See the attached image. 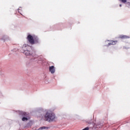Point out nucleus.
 I'll list each match as a JSON object with an SVG mask.
<instances>
[{"instance_id":"f257e3e1","label":"nucleus","mask_w":130,"mask_h":130,"mask_svg":"<svg viewBox=\"0 0 130 130\" xmlns=\"http://www.w3.org/2000/svg\"><path fill=\"white\" fill-rule=\"evenodd\" d=\"M21 52L26 55V56H32L33 57L31 60V61H35L37 55L35 51L31 49V47L27 44H24L21 49Z\"/></svg>"},{"instance_id":"f03ea898","label":"nucleus","mask_w":130,"mask_h":130,"mask_svg":"<svg viewBox=\"0 0 130 130\" xmlns=\"http://www.w3.org/2000/svg\"><path fill=\"white\" fill-rule=\"evenodd\" d=\"M55 110V109H48L46 113L41 115L42 118H44L46 121L48 122H52L56 119V116L55 114L53 113V111Z\"/></svg>"},{"instance_id":"7ed1b4c3","label":"nucleus","mask_w":130,"mask_h":130,"mask_svg":"<svg viewBox=\"0 0 130 130\" xmlns=\"http://www.w3.org/2000/svg\"><path fill=\"white\" fill-rule=\"evenodd\" d=\"M18 113L19 115L23 116L22 118V121H27V120H28V118L27 117L28 114L27 113L23 111H18Z\"/></svg>"},{"instance_id":"20e7f679","label":"nucleus","mask_w":130,"mask_h":130,"mask_svg":"<svg viewBox=\"0 0 130 130\" xmlns=\"http://www.w3.org/2000/svg\"><path fill=\"white\" fill-rule=\"evenodd\" d=\"M48 110V109H44L43 107H39L36 109V111L38 113H40V117H41V114H44V113H46V112Z\"/></svg>"},{"instance_id":"39448f33","label":"nucleus","mask_w":130,"mask_h":130,"mask_svg":"<svg viewBox=\"0 0 130 130\" xmlns=\"http://www.w3.org/2000/svg\"><path fill=\"white\" fill-rule=\"evenodd\" d=\"M36 35L27 34V40L30 44H32Z\"/></svg>"},{"instance_id":"423d86ee","label":"nucleus","mask_w":130,"mask_h":130,"mask_svg":"<svg viewBox=\"0 0 130 130\" xmlns=\"http://www.w3.org/2000/svg\"><path fill=\"white\" fill-rule=\"evenodd\" d=\"M105 43L106 46H110V45H115V44L117 43V41H106Z\"/></svg>"},{"instance_id":"0eeeda50","label":"nucleus","mask_w":130,"mask_h":130,"mask_svg":"<svg viewBox=\"0 0 130 130\" xmlns=\"http://www.w3.org/2000/svg\"><path fill=\"white\" fill-rule=\"evenodd\" d=\"M91 123H92L93 127H94L95 128H101V127H102L103 126V124H94L91 122H88V124H91Z\"/></svg>"},{"instance_id":"6e6552de","label":"nucleus","mask_w":130,"mask_h":130,"mask_svg":"<svg viewBox=\"0 0 130 130\" xmlns=\"http://www.w3.org/2000/svg\"><path fill=\"white\" fill-rule=\"evenodd\" d=\"M40 43V40H39V38H38V37L36 36L35 37V39H34L33 42L31 44H39Z\"/></svg>"},{"instance_id":"1a4fd4ad","label":"nucleus","mask_w":130,"mask_h":130,"mask_svg":"<svg viewBox=\"0 0 130 130\" xmlns=\"http://www.w3.org/2000/svg\"><path fill=\"white\" fill-rule=\"evenodd\" d=\"M49 70L51 74H54V73H55V68L53 66H50Z\"/></svg>"},{"instance_id":"9d476101","label":"nucleus","mask_w":130,"mask_h":130,"mask_svg":"<svg viewBox=\"0 0 130 130\" xmlns=\"http://www.w3.org/2000/svg\"><path fill=\"white\" fill-rule=\"evenodd\" d=\"M119 38H121V39H128L129 37L126 35H121L119 36Z\"/></svg>"},{"instance_id":"9b49d317","label":"nucleus","mask_w":130,"mask_h":130,"mask_svg":"<svg viewBox=\"0 0 130 130\" xmlns=\"http://www.w3.org/2000/svg\"><path fill=\"white\" fill-rule=\"evenodd\" d=\"M7 38H8V36H3L1 38V40H3V41H6V40H7Z\"/></svg>"},{"instance_id":"f8f14e48","label":"nucleus","mask_w":130,"mask_h":130,"mask_svg":"<svg viewBox=\"0 0 130 130\" xmlns=\"http://www.w3.org/2000/svg\"><path fill=\"white\" fill-rule=\"evenodd\" d=\"M49 128V127H46V126H42V129H46L47 130Z\"/></svg>"},{"instance_id":"ddd939ff","label":"nucleus","mask_w":130,"mask_h":130,"mask_svg":"<svg viewBox=\"0 0 130 130\" xmlns=\"http://www.w3.org/2000/svg\"><path fill=\"white\" fill-rule=\"evenodd\" d=\"M18 13H19V14H21V15L22 16H23V14H22V13H21V12H22V10H21V9H20V8H19V9H18Z\"/></svg>"},{"instance_id":"4468645a","label":"nucleus","mask_w":130,"mask_h":130,"mask_svg":"<svg viewBox=\"0 0 130 130\" xmlns=\"http://www.w3.org/2000/svg\"><path fill=\"white\" fill-rule=\"evenodd\" d=\"M121 2L123 4H125V3H126V0H121Z\"/></svg>"},{"instance_id":"2eb2a0df","label":"nucleus","mask_w":130,"mask_h":130,"mask_svg":"<svg viewBox=\"0 0 130 130\" xmlns=\"http://www.w3.org/2000/svg\"><path fill=\"white\" fill-rule=\"evenodd\" d=\"M16 50H18V49H14L12 50L11 51H16Z\"/></svg>"},{"instance_id":"dca6fc26","label":"nucleus","mask_w":130,"mask_h":130,"mask_svg":"<svg viewBox=\"0 0 130 130\" xmlns=\"http://www.w3.org/2000/svg\"><path fill=\"white\" fill-rule=\"evenodd\" d=\"M37 130H42V127L39 128Z\"/></svg>"},{"instance_id":"f3484780","label":"nucleus","mask_w":130,"mask_h":130,"mask_svg":"<svg viewBox=\"0 0 130 130\" xmlns=\"http://www.w3.org/2000/svg\"><path fill=\"white\" fill-rule=\"evenodd\" d=\"M121 6H122L121 4H120L119 7H121Z\"/></svg>"}]
</instances>
